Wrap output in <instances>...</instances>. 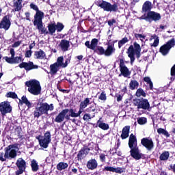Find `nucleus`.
Instances as JSON below:
<instances>
[{
    "instance_id": "40",
    "label": "nucleus",
    "mask_w": 175,
    "mask_h": 175,
    "mask_svg": "<svg viewBox=\"0 0 175 175\" xmlns=\"http://www.w3.org/2000/svg\"><path fill=\"white\" fill-rule=\"evenodd\" d=\"M170 155V154L169 152H164L160 155L159 159L160 161H167V159H169Z\"/></svg>"
},
{
    "instance_id": "19",
    "label": "nucleus",
    "mask_w": 175,
    "mask_h": 175,
    "mask_svg": "<svg viewBox=\"0 0 175 175\" xmlns=\"http://www.w3.org/2000/svg\"><path fill=\"white\" fill-rule=\"evenodd\" d=\"M3 28L5 31H8L10 28V20L7 16H4L1 22L0 23V29Z\"/></svg>"
},
{
    "instance_id": "10",
    "label": "nucleus",
    "mask_w": 175,
    "mask_h": 175,
    "mask_svg": "<svg viewBox=\"0 0 175 175\" xmlns=\"http://www.w3.org/2000/svg\"><path fill=\"white\" fill-rule=\"evenodd\" d=\"M68 113H70V109H63L55 118V122L57 123H61L64 120H70V113L67 115Z\"/></svg>"
},
{
    "instance_id": "50",
    "label": "nucleus",
    "mask_w": 175,
    "mask_h": 175,
    "mask_svg": "<svg viewBox=\"0 0 175 175\" xmlns=\"http://www.w3.org/2000/svg\"><path fill=\"white\" fill-rule=\"evenodd\" d=\"M144 81H146V83H148V84H149V87L150 88V90H152V82L151 81V79H150V77H146L144 79Z\"/></svg>"
},
{
    "instance_id": "48",
    "label": "nucleus",
    "mask_w": 175,
    "mask_h": 175,
    "mask_svg": "<svg viewBox=\"0 0 175 175\" xmlns=\"http://www.w3.org/2000/svg\"><path fill=\"white\" fill-rule=\"evenodd\" d=\"M7 98H12V99H16L17 98V94L13 92H9L6 94Z\"/></svg>"
},
{
    "instance_id": "47",
    "label": "nucleus",
    "mask_w": 175,
    "mask_h": 175,
    "mask_svg": "<svg viewBox=\"0 0 175 175\" xmlns=\"http://www.w3.org/2000/svg\"><path fill=\"white\" fill-rule=\"evenodd\" d=\"M64 25L61 23H57V25H55L56 31L57 32H61L62 29H64Z\"/></svg>"
},
{
    "instance_id": "5",
    "label": "nucleus",
    "mask_w": 175,
    "mask_h": 175,
    "mask_svg": "<svg viewBox=\"0 0 175 175\" xmlns=\"http://www.w3.org/2000/svg\"><path fill=\"white\" fill-rule=\"evenodd\" d=\"M17 151H18L17 145H9L5 148V157L8 158V159H14V158L17 157Z\"/></svg>"
},
{
    "instance_id": "42",
    "label": "nucleus",
    "mask_w": 175,
    "mask_h": 175,
    "mask_svg": "<svg viewBox=\"0 0 175 175\" xmlns=\"http://www.w3.org/2000/svg\"><path fill=\"white\" fill-rule=\"evenodd\" d=\"M56 64L59 68L61 67V68H63V65H64V57L61 56V57H59L57 58V62L55 63Z\"/></svg>"
},
{
    "instance_id": "16",
    "label": "nucleus",
    "mask_w": 175,
    "mask_h": 175,
    "mask_svg": "<svg viewBox=\"0 0 175 175\" xmlns=\"http://www.w3.org/2000/svg\"><path fill=\"white\" fill-rule=\"evenodd\" d=\"M152 20L153 21H159L161 20V14L155 12L154 11H150L148 12V21Z\"/></svg>"
},
{
    "instance_id": "49",
    "label": "nucleus",
    "mask_w": 175,
    "mask_h": 175,
    "mask_svg": "<svg viewBox=\"0 0 175 175\" xmlns=\"http://www.w3.org/2000/svg\"><path fill=\"white\" fill-rule=\"evenodd\" d=\"M134 36L136 38V39H140L142 42L146 39V36L140 33H135Z\"/></svg>"
},
{
    "instance_id": "25",
    "label": "nucleus",
    "mask_w": 175,
    "mask_h": 175,
    "mask_svg": "<svg viewBox=\"0 0 175 175\" xmlns=\"http://www.w3.org/2000/svg\"><path fill=\"white\" fill-rule=\"evenodd\" d=\"M10 53L11 54V57L5 56L3 57V59H5V62H8V64H13L14 55H16V52L14 51V49H10Z\"/></svg>"
},
{
    "instance_id": "12",
    "label": "nucleus",
    "mask_w": 175,
    "mask_h": 175,
    "mask_svg": "<svg viewBox=\"0 0 175 175\" xmlns=\"http://www.w3.org/2000/svg\"><path fill=\"white\" fill-rule=\"evenodd\" d=\"M16 165L18 169V170H17L15 172L16 175L23 174V173H24V172H25V167H26L25 161L24 159H23V158H19L16 161Z\"/></svg>"
},
{
    "instance_id": "8",
    "label": "nucleus",
    "mask_w": 175,
    "mask_h": 175,
    "mask_svg": "<svg viewBox=\"0 0 175 175\" xmlns=\"http://www.w3.org/2000/svg\"><path fill=\"white\" fill-rule=\"evenodd\" d=\"M101 9H103L105 12H117L118 10V5L117 4L111 5V3L103 1L102 3H99L98 5Z\"/></svg>"
},
{
    "instance_id": "29",
    "label": "nucleus",
    "mask_w": 175,
    "mask_h": 175,
    "mask_svg": "<svg viewBox=\"0 0 175 175\" xmlns=\"http://www.w3.org/2000/svg\"><path fill=\"white\" fill-rule=\"evenodd\" d=\"M114 51H116L114 44L108 45L107 50L105 51V55H106V57H110Z\"/></svg>"
},
{
    "instance_id": "61",
    "label": "nucleus",
    "mask_w": 175,
    "mask_h": 175,
    "mask_svg": "<svg viewBox=\"0 0 175 175\" xmlns=\"http://www.w3.org/2000/svg\"><path fill=\"white\" fill-rule=\"evenodd\" d=\"M21 43L20 42H16L13 45L12 47H18Z\"/></svg>"
},
{
    "instance_id": "23",
    "label": "nucleus",
    "mask_w": 175,
    "mask_h": 175,
    "mask_svg": "<svg viewBox=\"0 0 175 175\" xmlns=\"http://www.w3.org/2000/svg\"><path fill=\"white\" fill-rule=\"evenodd\" d=\"M59 46L62 51H68L70 44H69V41L66 40H62Z\"/></svg>"
},
{
    "instance_id": "24",
    "label": "nucleus",
    "mask_w": 175,
    "mask_h": 175,
    "mask_svg": "<svg viewBox=\"0 0 175 175\" xmlns=\"http://www.w3.org/2000/svg\"><path fill=\"white\" fill-rule=\"evenodd\" d=\"M88 152H90L89 148H83L77 154V158L79 161H81V159L85 158V157H87V155L88 154Z\"/></svg>"
},
{
    "instance_id": "22",
    "label": "nucleus",
    "mask_w": 175,
    "mask_h": 175,
    "mask_svg": "<svg viewBox=\"0 0 175 175\" xmlns=\"http://www.w3.org/2000/svg\"><path fill=\"white\" fill-rule=\"evenodd\" d=\"M127 54L131 59V64H133V62H135V49H133V45L130 46L128 49Z\"/></svg>"
},
{
    "instance_id": "17",
    "label": "nucleus",
    "mask_w": 175,
    "mask_h": 175,
    "mask_svg": "<svg viewBox=\"0 0 175 175\" xmlns=\"http://www.w3.org/2000/svg\"><path fill=\"white\" fill-rule=\"evenodd\" d=\"M98 39L94 38L92 40L91 42L90 43V41H86L85 43V46L88 47V49H90V50H93L95 51L96 49L98 48Z\"/></svg>"
},
{
    "instance_id": "52",
    "label": "nucleus",
    "mask_w": 175,
    "mask_h": 175,
    "mask_svg": "<svg viewBox=\"0 0 175 175\" xmlns=\"http://www.w3.org/2000/svg\"><path fill=\"white\" fill-rule=\"evenodd\" d=\"M23 62V57L21 56L19 57H14V64H20V62Z\"/></svg>"
},
{
    "instance_id": "26",
    "label": "nucleus",
    "mask_w": 175,
    "mask_h": 175,
    "mask_svg": "<svg viewBox=\"0 0 175 175\" xmlns=\"http://www.w3.org/2000/svg\"><path fill=\"white\" fill-rule=\"evenodd\" d=\"M152 9V3L151 1H146L142 5V13H147Z\"/></svg>"
},
{
    "instance_id": "39",
    "label": "nucleus",
    "mask_w": 175,
    "mask_h": 175,
    "mask_svg": "<svg viewBox=\"0 0 175 175\" xmlns=\"http://www.w3.org/2000/svg\"><path fill=\"white\" fill-rule=\"evenodd\" d=\"M152 39H154V41L152 46L153 47H157L158 44H159V37H158L157 35H153L152 36L150 40H152Z\"/></svg>"
},
{
    "instance_id": "60",
    "label": "nucleus",
    "mask_w": 175,
    "mask_h": 175,
    "mask_svg": "<svg viewBox=\"0 0 175 175\" xmlns=\"http://www.w3.org/2000/svg\"><path fill=\"white\" fill-rule=\"evenodd\" d=\"M95 108H92L91 107H89V108H88L87 109H86V111H88V113H91V111H92V112H94V111H95Z\"/></svg>"
},
{
    "instance_id": "37",
    "label": "nucleus",
    "mask_w": 175,
    "mask_h": 175,
    "mask_svg": "<svg viewBox=\"0 0 175 175\" xmlns=\"http://www.w3.org/2000/svg\"><path fill=\"white\" fill-rule=\"evenodd\" d=\"M48 29L51 35H53L54 33H55V31H57L55 27V23L49 24L48 25Z\"/></svg>"
},
{
    "instance_id": "43",
    "label": "nucleus",
    "mask_w": 175,
    "mask_h": 175,
    "mask_svg": "<svg viewBox=\"0 0 175 175\" xmlns=\"http://www.w3.org/2000/svg\"><path fill=\"white\" fill-rule=\"evenodd\" d=\"M136 96L138 98H140V96L146 97V92H144L143 89H138L136 92Z\"/></svg>"
},
{
    "instance_id": "45",
    "label": "nucleus",
    "mask_w": 175,
    "mask_h": 175,
    "mask_svg": "<svg viewBox=\"0 0 175 175\" xmlns=\"http://www.w3.org/2000/svg\"><path fill=\"white\" fill-rule=\"evenodd\" d=\"M94 51H96V53H98L100 54V55H103V54L105 55V49H103V47L102 46H97V49L96 50H94Z\"/></svg>"
},
{
    "instance_id": "58",
    "label": "nucleus",
    "mask_w": 175,
    "mask_h": 175,
    "mask_svg": "<svg viewBox=\"0 0 175 175\" xmlns=\"http://www.w3.org/2000/svg\"><path fill=\"white\" fill-rule=\"evenodd\" d=\"M113 24H116V20L115 19H111V21H108V25L109 27H111Z\"/></svg>"
},
{
    "instance_id": "15",
    "label": "nucleus",
    "mask_w": 175,
    "mask_h": 175,
    "mask_svg": "<svg viewBox=\"0 0 175 175\" xmlns=\"http://www.w3.org/2000/svg\"><path fill=\"white\" fill-rule=\"evenodd\" d=\"M141 144L144 146V147H146V148L148 151H151L154 148V142H152V139H150L148 138H143L141 140Z\"/></svg>"
},
{
    "instance_id": "7",
    "label": "nucleus",
    "mask_w": 175,
    "mask_h": 175,
    "mask_svg": "<svg viewBox=\"0 0 175 175\" xmlns=\"http://www.w3.org/2000/svg\"><path fill=\"white\" fill-rule=\"evenodd\" d=\"M175 46V39L172 38L170 40L165 44H163L160 47V53L162 55H167L169 54V51H170L171 49H173Z\"/></svg>"
},
{
    "instance_id": "18",
    "label": "nucleus",
    "mask_w": 175,
    "mask_h": 175,
    "mask_svg": "<svg viewBox=\"0 0 175 175\" xmlns=\"http://www.w3.org/2000/svg\"><path fill=\"white\" fill-rule=\"evenodd\" d=\"M19 67L24 68L25 70H31L32 69H38L39 66L34 65L33 62H30L29 63L23 62L22 64H19Z\"/></svg>"
},
{
    "instance_id": "62",
    "label": "nucleus",
    "mask_w": 175,
    "mask_h": 175,
    "mask_svg": "<svg viewBox=\"0 0 175 175\" xmlns=\"http://www.w3.org/2000/svg\"><path fill=\"white\" fill-rule=\"evenodd\" d=\"M121 100H122V96L119 95V96H118V98H117V101H118V102H120V101H121Z\"/></svg>"
},
{
    "instance_id": "35",
    "label": "nucleus",
    "mask_w": 175,
    "mask_h": 175,
    "mask_svg": "<svg viewBox=\"0 0 175 175\" xmlns=\"http://www.w3.org/2000/svg\"><path fill=\"white\" fill-rule=\"evenodd\" d=\"M134 49L137 54V57L139 58L140 57V52L142 51L140 44H137V42H134Z\"/></svg>"
},
{
    "instance_id": "53",
    "label": "nucleus",
    "mask_w": 175,
    "mask_h": 175,
    "mask_svg": "<svg viewBox=\"0 0 175 175\" xmlns=\"http://www.w3.org/2000/svg\"><path fill=\"white\" fill-rule=\"evenodd\" d=\"M6 159H8L6 153L4 154L3 152H0V161H1V162H5Z\"/></svg>"
},
{
    "instance_id": "55",
    "label": "nucleus",
    "mask_w": 175,
    "mask_h": 175,
    "mask_svg": "<svg viewBox=\"0 0 175 175\" xmlns=\"http://www.w3.org/2000/svg\"><path fill=\"white\" fill-rule=\"evenodd\" d=\"M84 121H88V120H91V116L88 113H85L83 117Z\"/></svg>"
},
{
    "instance_id": "30",
    "label": "nucleus",
    "mask_w": 175,
    "mask_h": 175,
    "mask_svg": "<svg viewBox=\"0 0 175 175\" xmlns=\"http://www.w3.org/2000/svg\"><path fill=\"white\" fill-rule=\"evenodd\" d=\"M34 57L37 59H44V58H46V53L44 51L40 50L35 52Z\"/></svg>"
},
{
    "instance_id": "1",
    "label": "nucleus",
    "mask_w": 175,
    "mask_h": 175,
    "mask_svg": "<svg viewBox=\"0 0 175 175\" xmlns=\"http://www.w3.org/2000/svg\"><path fill=\"white\" fill-rule=\"evenodd\" d=\"M30 8L36 12V14L34 15V21L33 22L34 27H36L38 31L42 32V33H46V35H47L49 32L43 26L42 21L43 18L44 17V13L39 10V8L33 3L30 4Z\"/></svg>"
},
{
    "instance_id": "32",
    "label": "nucleus",
    "mask_w": 175,
    "mask_h": 175,
    "mask_svg": "<svg viewBox=\"0 0 175 175\" xmlns=\"http://www.w3.org/2000/svg\"><path fill=\"white\" fill-rule=\"evenodd\" d=\"M21 103H24L25 105H26V106H27L28 109H31V107H32V103H31V102H29V100H28V98H27V97L25 96H23L22 97V100H20Z\"/></svg>"
},
{
    "instance_id": "6",
    "label": "nucleus",
    "mask_w": 175,
    "mask_h": 175,
    "mask_svg": "<svg viewBox=\"0 0 175 175\" xmlns=\"http://www.w3.org/2000/svg\"><path fill=\"white\" fill-rule=\"evenodd\" d=\"M90 105V98H86L84 101L81 102L79 105V110L78 113H75V111L73 109H70V117L72 118H77V117H80L81 115V113L84 111V109Z\"/></svg>"
},
{
    "instance_id": "9",
    "label": "nucleus",
    "mask_w": 175,
    "mask_h": 175,
    "mask_svg": "<svg viewBox=\"0 0 175 175\" xmlns=\"http://www.w3.org/2000/svg\"><path fill=\"white\" fill-rule=\"evenodd\" d=\"M133 104L137 107V109H143L144 110H148L150 109V103L148 100L145 98H142V100L134 99Z\"/></svg>"
},
{
    "instance_id": "2",
    "label": "nucleus",
    "mask_w": 175,
    "mask_h": 175,
    "mask_svg": "<svg viewBox=\"0 0 175 175\" xmlns=\"http://www.w3.org/2000/svg\"><path fill=\"white\" fill-rule=\"evenodd\" d=\"M53 111L54 110V105L53 104H47V103H38L33 111L35 118H39L43 114H49V111Z\"/></svg>"
},
{
    "instance_id": "4",
    "label": "nucleus",
    "mask_w": 175,
    "mask_h": 175,
    "mask_svg": "<svg viewBox=\"0 0 175 175\" xmlns=\"http://www.w3.org/2000/svg\"><path fill=\"white\" fill-rule=\"evenodd\" d=\"M25 85L28 88V91L33 95H39L42 91V87L40 86V82L35 79L27 81Z\"/></svg>"
},
{
    "instance_id": "64",
    "label": "nucleus",
    "mask_w": 175,
    "mask_h": 175,
    "mask_svg": "<svg viewBox=\"0 0 175 175\" xmlns=\"http://www.w3.org/2000/svg\"><path fill=\"white\" fill-rule=\"evenodd\" d=\"M34 46H35V43H32L31 44H30L29 45L30 50H32V49H33Z\"/></svg>"
},
{
    "instance_id": "44",
    "label": "nucleus",
    "mask_w": 175,
    "mask_h": 175,
    "mask_svg": "<svg viewBox=\"0 0 175 175\" xmlns=\"http://www.w3.org/2000/svg\"><path fill=\"white\" fill-rule=\"evenodd\" d=\"M129 40H128V38L125 37L123 39H122L121 40H120L118 42V47L119 49H121L122 46H124V44H125V43H128Z\"/></svg>"
},
{
    "instance_id": "36",
    "label": "nucleus",
    "mask_w": 175,
    "mask_h": 175,
    "mask_svg": "<svg viewBox=\"0 0 175 175\" xmlns=\"http://www.w3.org/2000/svg\"><path fill=\"white\" fill-rule=\"evenodd\" d=\"M68 167V163L64 162H60L57 165V170L62 171L65 170V169H67Z\"/></svg>"
},
{
    "instance_id": "11",
    "label": "nucleus",
    "mask_w": 175,
    "mask_h": 175,
    "mask_svg": "<svg viewBox=\"0 0 175 175\" xmlns=\"http://www.w3.org/2000/svg\"><path fill=\"white\" fill-rule=\"evenodd\" d=\"M38 142L40 147H43V148H47L49 147V144L51 142V134L50 132L47 131L43 138H38Z\"/></svg>"
},
{
    "instance_id": "41",
    "label": "nucleus",
    "mask_w": 175,
    "mask_h": 175,
    "mask_svg": "<svg viewBox=\"0 0 175 175\" xmlns=\"http://www.w3.org/2000/svg\"><path fill=\"white\" fill-rule=\"evenodd\" d=\"M157 133H159V135H164V136H166V137H170L169 133L162 128H159V129H157Z\"/></svg>"
},
{
    "instance_id": "13",
    "label": "nucleus",
    "mask_w": 175,
    "mask_h": 175,
    "mask_svg": "<svg viewBox=\"0 0 175 175\" xmlns=\"http://www.w3.org/2000/svg\"><path fill=\"white\" fill-rule=\"evenodd\" d=\"M120 75L119 76H124V77H128V76H131V72L128 67L125 66V63L124 62V59L120 60Z\"/></svg>"
},
{
    "instance_id": "33",
    "label": "nucleus",
    "mask_w": 175,
    "mask_h": 175,
    "mask_svg": "<svg viewBox=\"0 0 175 175\" xmlns=\"http://www.w3.org/2000/svg\"><path fill=\"white\" fill-rule=\"evenodd\" d=\"M139 87V82L136 80H131L130 83H129V88L130 90H136Z\"/></svg>"
},
{
    "instance_id": "38",
    "label": "nucleus",
    "mask_w": 175,
    "mask_h": 175,
    "mask_svg": "<svg viewBox=\"0 0 175 175\" xmlns=\"http://www.w3.org/2000/svg\"><path fill=\"white\" fill-rule=\"evenodd\" d=\"M31 170L33 172H36L37 170H39V165H38V163L35 159L31 161Z\"/></svg>"
},
{
    "instance_id": "14",
    "label": "nucleus",
    "mask_w": 175,
    "mask_h": 175,
    "mask_svg": "<svg viewBox=\"0 0 175 175\" xmlns=\"http://www.w3.org/2000/svg\"><path fill=\"white\" fill-rule=\"evenodd\" d=\"M0 111L2 116H5L8 114V113H10V111H12L10 103L9 102H2L0 103Z\"/></svg>"
},
{
    "instance_id": "46",
    "label": "nucleus",
    "mask_w": 175,
    "mask_h": 175,
    "mask_svg": "<svg viewBox=\"0 0 175 175\" xmlns=\"http://www.w3.org/2000/svg\"><path fill=\"white\" fill-rule=\"evenodd\" d=\"M137 122L139 125H144V124H147V118H138Z\"/></svg>"
},
{
    "instance_id": "59",
    "label": "nucleus",
    "mask_w": 175,
    "mask_h": 175,
    "mask_svg": "<svg viewBox=\"0 0 175 175\" xmlns=\"http://www.w3.org/2000/svg\"><path fill=\"white\" fill-rule=\"evenodd\" d=\"M100 161H102V162H105V161L106 159V157L105 156V154H101L100 155Z\"/></svg>"
},
{
    "instance_id": "31",
    "label": "nucleus",
    "mask_w": 175,
    "mask_h": 175,
    "mask_svg": "<svg viewBox=\"0 0 175 175\" xmlns=\"http://www.w3.org/2000/svg\"><path fill=\"white\" fill-rule=\"evenodd\" d=\"M59 69V66L57 65V64L54 63L50 66V74L51 75H56Z\"/></svg>"
},
{
    "instance_id": "28",
    "label": "nucleus",
    "mask_w": 175,
    "mask_h": 175,
    "mask_svg": "<svg viewBox=\"0 0 175 175\" xmlns=\"http://www.w3.org/2000/svg\"><path fill=\"white\" fill-rule=\"evenodd\" d=\"M14 2V12H20L21 10V8H23V5L21 4V2H23V0H13Z\"/></svg>"
},
{
    "instance_id": "54",
    "label": "nucleus",
    "mask_w": 175,
    "mask_h": 175,
    "mask_svg": "<svg viewBox=\"0 0 175 175\" xmlns=\"http://www.w3.org/2000/svg\"><path fill=\"white\" fill-rule=\"evenodd\" d=\"M139 20H146V21H148V14H144L141 17L139 18Z\"/></svg>"
},
{
    "instance_id": "34",
    "label": "nucleus",
    "mask_w": 175,
    "mask_h": 175,
    "mask_svg": "<svg viewBox=\"0 0 175 175\" xmlns=\"http://www.w3.org/2000/svg\"><path fill=\"white\" fill-rule=\"evenodd\" d=\"M100 120H102V118H100V120L97 122V124H98V126L103 131H107V129H109V125L106 123L100 122Z\"/></svg>"
},
{
    "instance_id": "56",
    "label": "nucleus",
    "mask_w": 175,
    "mask_h": 175,
    "mask_svg": "<svg viewBox=\"0 0 175 175\" xmlns=\"http://www.w3.org/2000/svg\"><path fill=\"white\" fill-rule=\"evenodd\" d=\"M69 62H70V59H66L65 63H63V68H66Z\"/></svg>"
},
{
    "instance_id": "20",
    "label": "nucleus",
    "mask_w": 175,
    "mask_h": 175,
    "mask_svg": "<svg viewBox=\"0 0 175 175\" xmlns=\"http://www.w3.org/2000/svg\"><path fill=\"white\" fill-rule=\"evenodd\" d=\"M86 166L90 170H94L98 167V161L95 159H92L88 161Z\"/></svg>"
},
{
    "instance_id": "27",
    "label": "nucleus",
    "mask_w": 175,
    "mask_h": 175,
    "mask_svg": "<svg viewBox=\"0 0 175 175\" xmlns=\"http://www.w3.org/2000/svg\"><path fill=\"white\" fill-rule=\"evenodd\" d=\"M131 129V126H126L123 128L122 131L121 137L122 139H126L129 137V131Z\"/></svg>"
},
{
    "instance_id": "57",
    "label": "nucleus",
    "mask_w": 175,
    "mask_h": 175,
    "mask_svg": "<svg viewBox=\"0 0 175 175\" xmlns=\"http://www.w3.org/2000/svg\"><path fill=\"white\" fill-rule=\"evenodd\" d=\"M31 55H32V51L31 50L27 51L26 52L25 57H27V58H29V57H31Z\"/></svg>"
},
{
    "instance_id": "51",
    "label": "nucleus",
    "mask_w": 175,
    "mask_h": 175,
    "mask_svg": "<svg viewBox=\"0 0 175 175\" xmlns=\"http://www.w3.org/2000/svg\"><path fill=\"white\" fill-rule=\"evenodd\" d=\"M98 99H100V100H103V102L106 101V100L107 99V97L106 96V93H105L104 92H101L100 95L98 97Z\"/></svg>"
},
{
    "instance_id": "21",
    "label": "nucleus",
    "mask_w": 175,
    "mask_h": 175,
    "mask_svg": "<svg viewBox=\"0 0 175 175\" xmlns=\"http://www.w3.org/2000/svg\"><path fill=\"white\" fill-rule=\"evenodd\" d=\"M104 170H106L107 172H113V173H118L119 174H121V173H124V169L121 167H105L104 168Z\"/></svg>"
},
{
    "instance_id": "3",
    "label": "nucleus",
    "mask_w": 175,
    "mask_h": 175,
    "mask_svg": "<svg viewBox=\"0 0 175 175\" xmlns=\"http://www.w3.org/2000/svg\"><path fill=\"white\" fill-rule=\"evenodd\" d=\"M129 146L131 148V155L134 158V159H142V154L139 151V148H137V140L136 139V136L133 134L130 135L129 140Z\"/></svg>"
},
{
    "instance_id": "63",
    "label": "nucleus",
    "mask_w": 175,
    "mask_h": 175,
    "mask_svg": "<svg viewBox=\"0 0 175 175\" xmlns=\"http://www.w3.org/2000/svg\"><path fill=\"white\" fill-rule=\"evenodd\" d=\"M26 20H29V12L25 13Z\"/></svg>"
}]
</instances>
